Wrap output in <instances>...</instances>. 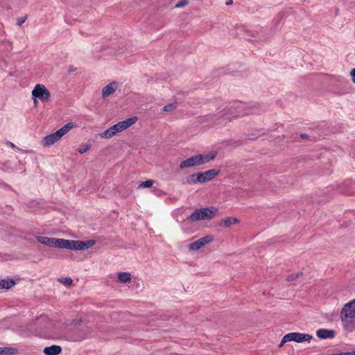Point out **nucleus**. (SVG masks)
<instances>
[{"mask_svg":"<svg viewBox=\"0 0 355 355\" xmlns=\"http://www.w3.org/2000/svg\"><path fill=\"white\" fill-rule=\"evenodd\" d=\"M118 88V83L116 82H112L103 87L102 90V98H106L110 95L114 94Z\"/></svg>","mask_w":355,"mask_h":355,"instance_id":"nucleus-12","label":"nucleus"},{"mask_svg":"<svg viewBox=\"0 0 355 355\" xmlns=\"http://www.w3.org/2000/svg\"><path fill=\"white\" fill-rule=\"evenodd\" d=\"M58 282L65 286H71L73 283V280L71 277H61L58 279Z\"/></svg>","mask_w":355,"mask_h":355,"instance_id":"nucleus-22","label":"nucleus"},{"mask_svg":"<svg viewBox=\"0 0 355 355\" xmlns=\"http://www.w3.org/2000/svg\"><path fill=\"white\" fill-rule=\"evenodd\" d=\"M340 318L344 331L352 333L355 331V299L344 304Z\"/></svg>","mask_w":355,"mask_h":355,"instance_id":"nucleus-2","label":"nucleus"},{"mask_svg":"<svg viewBox=\"0 0 355 355\" xmlns=\"http://www.w3.org/2000/svg\"><path fill=\"white\" fill-rule=\"evenodd\" d=\"M58 241L56 248L73 250H83L89 249L95 244V241L94 240L83 241L58 239Z\"/></svg>","mask_w":355,"mask_h":355,"instance_id":"nucleus-3","label":"nucleus"},{"mask_svg":"<svg viewBox=\"0 0 355 355\" xmlns=\"http://www.w3.org/2000/svg\"><path fill=\"white\" fill-rule=\"evenodd\" d=\"M316 335L322 339L333 338L335 336V331L333 330L321 329L317 331Z\"/></svg>","mask_w":355,"mask_h":355,"instance_id":"nucleus-14","label":"nucleus"},{"mask_svg":"<svg viewBox=\"0 0 355 355\" xmlns=\"http://www.w3.org/2000/svg\"><path fill=\"white\" fill-rule=\"evenodd\" d=\"M18 353V350L15 347H0V355H11Z\"/></svg>","mask_w":355,"mask_h":355,"instance_id":"nucleus-18","label":"nucleus"},{"mask_svg":"<svg viewBox=\"0 0 355 355\" xmlns=\"http://www.w3.org/2000/svg\"><path fill=\"white\" fill-rule=\"evenodd\" d=\"M6 144L8 145L9 146H10L12 148H17V146L12 142H11V141H6Z\"/></svg>","mask_w":355,"mask_h":355,"instance_id":"nucleus-30","label":"nucleus"},{"mask_svg":"<svg viewBox=\"0 0 355 355\" xmlns=\"http://www.w3.org/2000/svg\"><path fill=\"white\" fill-rule=\"evenodd\" d=\"M233 3V1L232 0H229L226 2V5L229 6V5H232Z\"/></svg>","mask_w":355,"mask_h":355,"instance_id":"nucleus-31","label":"nucleus"},{"mask_svg":"<svg viewBox=\"0 0 355 355\" xmlns=\"http://www.w3.org/2000/svg\"><path fill=\"white\" fill-rule=\"evenodd\" d=\"M218 209L214 207L197 209L189 216V220L193 222L209 220L214 217Z\"/></svg>","mask_w":355,"mask_h":355,"instance_id":"nucleus-7","label":"nucleus"},{"mask_svg":"<svg viewBox=\"0 0 355 355\" xmlns=\"http://www.w3.org/2000/svg\"><path fill=\"white\" fill-rule=\"evenodd\" d=\"M118 281L121 283H127L131 281L132 275L129 272H123L118 273Z\"/></svg>","mask_w":355,"mask_h":355,"instance_id":"nucleus-17","label":"nucleus"},{"mask_svg":"<svg viewBox=\"0 0 355 355\" xmlns=\"http://www.w3.org/2000/svg\"><path fill=\"white\" fill-rule=\"evenodd\" d=\"M34 104L36 105L37 104V98H33Z\"/></svg>","mask_w":355,"mask_h":355,"instance_id":"nucleus-32","label":"nucleus"},{"mask_svg":"<svg viewBox=\"0 0 355 355\" xmlns=\"http://www.w3.org/2000/svg\"><path fill=\"white\" fill-rule=\"evenodd\" d=\"M177 108L176 103H168L163 107V110L166 112H171Z\"/></svg>","mask_w":355,"mask_h":355,"instance_id":"nucleus-20","label":"nucleus"},{"mask_svg":"<svg viewBox=\"0 0 355 355\" xmlns=\"http://www.w3.org/2000/svg\"><path fill=\"white\" fill-rule=\"evenodd\" d=\"M137 120V117H132L126 120L121 121L105 130L102 134H101V137L105 139H110L116 133L120 132L135 124Z\"/></svg>","mask_w":355,"mask_h":355,"instance_id":"nucleus-4","label":"nucleus"},{"mask_svg":"<svg viewBox=\"0 0 355 355\" xmlns=\"http://www.w3.org/2000/svg\"><path fill=\"white\" fill-rule=\"evenodd\" d=\"M153 184L154 181L153 180H148L146 181L141 182L138 188H150L153 185Z\"/></svg>","mask_w":355,"mask_h":355,"instance_id":"nucleus-21","label":"nucleus"},{"mask_svg":"<svg viewBox=\"0 0 355 355\" xmlns=\"http://www.w3.org/2000/svg\"><path fill=\"white\" fill-rule=\"evenodd\" d=\"M74 124L71 122L67 123L55 132L50 134L43 138L41 144L44 146H49L58 141L64 135L68 133L73 128Z\"/></svg>","mask_w":355,"mask_h":355,"instance_id":"nucleus-5","label":"nucleus"},{"mask_svg":"<svg viewBox=\"0 0 355 355\" xmlns=\"http://www.w3.org/2000/svg\"><path fill=\"white\" fill-rule=\"evenodd\" d=\"M33 98H39L41 101H48L51 98V94L46 87L42 84H37L32 91Z\"/></svg>","mask_w":355,"mask_h":355,"instance_id":"nucleus-8","label":"nucleus"},{"mask_svg":"<svg viewBox=\"0 0 355 355\" xmlns=\"http://www.w3.org/2000/svg\"><path fill=\"white\" fill-rule=\"evenodd\" d=\"M216 157V153L211 155H197L193 156L186 160L182 161L180 164V168L184 169L192 166H199L214 159Z\"/></svg>","mask_w":355,"mask_h":355,"instance_id":"nucleus-6","label":"nucleus"},{"mask_svg":"<svg viewBox=\"0 0 355 355\" xmlns=\"http://www.w3.org/2000/svg\"><path fill=\"white\" fill-rule=\"evenodd\" d=\"M250 114H259L258 107H248L244 103L239 102L217 114L209 116V119L214 125H225L228 121Z\"/></svg>","mask_w":355,"mask_h":355,"instance_id":"nucleus-1","label":"nucleus"},{"mask_svg":"<svg viewBox=\"0 0 355 355\" xmlns=\"http://www.w3.org/2000/svg\"><path fill=\"white\" fill-rule=\"evenodd\" d=\"M219 173L220 171L215 168L208 170L203 173H199L196 174L197 181H198L199 183L207 182L217 176L219 174Z\"/></svg>","mask_w":355,"mask_h":355,"instance_id":"nucleus-11","label":"nucleus"},{"mask_svg":"<svg viewBox=\"0 0 355 355\" xmlns=\"http://www.w3.org/2000/svg\"><path fill=\"white\" fill-rule=\"evenodd\" d=\"M90 148H91L90 144H85V145H82L81 146H80L77 149V150L80 154H83V153H86L87 150H89L90 149Z\"/></svg>","mask_w":355,"mask_h":355,"instance_id":"nucleus-23","label":"nucleus"},{"mask_svg":"<svg viewBox=\"0 0 355 355\" xmlns=\"http://www.w3.org/2000/svg\"><path fill=\"white\" fill-rule=\"evenodd\" d=\"M301 275H302V274H301V273H300V272H298V273H297V274H295V275L293 274V275H291L288 276V277H287V279H287L288 281H293V280H295V279H297V277H299Z\"/></svg>","mask_w":355,"mask_h":355,"instance_id":"nucleus-26","label":"nucleus"},{"mask_svg":"<svg viewBox=\"0 0 355 355\" xmlns=\"http://www.w3.org/2000/svg\"><path fill=\"white\" fill-rule=\"evenodd\" d=\"M285 338H286V335L284 336V337L282 338V341L280 342V343L279 345V347H282L286 343L289 342L288 340H287V339L285 340Z\"/></svg>","mask_w":355,"mask_h":355,"instance_id":"nucleus-29","label":"nucleus"},{"mask_svg":"<svg viewBox=\"0 0 355 355\" xmlns=\"http://www.w3.org/2000/svg\"><path fill=\"white\" fill-rule=\"evenodd\" d=\"M62 352V348L59 345H51L46 347L44 349V353L46 355H58Z\"/></svg>","mask_w":355,"mask_h":355,"instance_id":"nucleus-15","label":"nucleus"},{"mask_svg":"<svg viewBox=\"0 0 355 355\" xmlns=\"http://www.w3.org/2000/svg\"><path fill=\"white\" fill-rule=\"evenodd\" d=\"M300 137H301L302 138H306V135L301 134V135H300Z\"/></svg>","mask_w":355,"mask_h":355,"instance_id":"nucleus-33","label":"nucleus"},{"mask_svg":"<svg viewBox=\"0 0 355 355\" xmlns=\"http://www.w3.org/2000/svg\"><path fill=\"white\" fill-rule=\"evenodd\" d=\"M187 182L189 184H196L198 182V181H197V175L193 174L189 176L187 178Z\"/></svg>","mask_w":355,"mask_h":355,"instance_id":"nucleus-24","label":"nucleus"},{"mask_svg":"<svg viewBox=\"0 0 355 355\" xmlns=\"http://www.w3.org/2000/svg\"><path fill=\"white\" fill-rule=\"evenodd\" d=\"M188 0H181L175 4V8H182L188 4Z\"/></svg>","mask_w":355,"mask_h":355,"instance_id":"nucleus-25","label":"nucleus"},{"mask_svg":"<svg viewBox=\"0 0 355 355\" xmlns=\"http://www.w3.org/2000/svg\"><path fill=\"white\" fill-rule=\"evenodd\" d=\"M37 241L44 245H46L49 247H55L57 246L58 239L56 238H49L47 236H38L36 237Z\"/></svg>","mask_w":355,"mask_h":355,"instance_id":"nucleus-13","label":"nucleus"},{"mask_svg":"<svg viewBox=\"0 0 355 355\" xmlns=\"http://www.w3.org/2000/svg\"><path fill=\"white\" fill-rule=\"evenodd\" d=\"M350 76H351L352 82L355 84V68L352 69V71H350Z\"/></svg>","mask_w":355,"mask_h":355,"instance_id":"nucleus-28","label":"nucleus"},{"mask_svg":"<svg viewBox=\"0 0 355 355\" xmlns=\"http://www.w3.org/2000/svg\"><path fill=\"white\" fill-rule=\"evenodd\" d=\"M313 338L312 336L309 334H302L299 332H292L286 334L285 340H288L289 342L294 341L296 343H302L304 341L310 342Z\"/></svg>","mask_w":355,"mask_h":355,"instance_id":"nucleus-9","label":"nucleus"},{"mask_svg":"<svg viewBox=\"0 0 355 355\" xmlns=\"http://www.w3.org/2000/svg\"><path fill=\"white\" fill-rule=\"evenodd\" d=\"M15 285V282L11 279H3L0 280V290L9 289Z\"/></svg>","mask_w":355,"mask_h":355,"instance_id":"nucleus-16","label":"nucleus"},{"mask_svg":"<svg viewBox=\"0 0 355 355\" xmlns=\"http://www.w3.org/2000/svg\"><path fill=\"white\" fill-rule=\"evenodd\" d=\"M214 240L213 236L210 235L205 236L197 241L190 243L189 245V250L190 251H196L201 248L204 247L207 244H209V243L212 242Z\"/></svg>","mask_w":355,"mask_h":355,"instance_id":"nucleus-10","label":"nucleus"},{"mask_svg":"<svg viewBox=\"0 0 355 355\" xmlns=\"http://www.w3.org/2000/svg\"><path fill=\"white\" fill-rule=\"evenodd\" d=\"M239 223V220L236 218L228 217L223 220V224L225 227H230L232 225Z\"/></svg>","mask_w":355,"mask_h":355,"instance_id":"nucleus-19","label":"nucleus"},{"mask_svg":"<svg viewBox=\"0 0 355 355\" xmlns=\"http://www.w3.org/2000/svg\"><path fill=\"white\" fill-rule=\"evenodd\" d=\"M27 17L24 16L17 19V25L21 26L26 20Z\"/></svg>","mask_w":355,"mask_h":355,"instance_id":"nucleus-27","label":"nucleus"}]
</instances>
